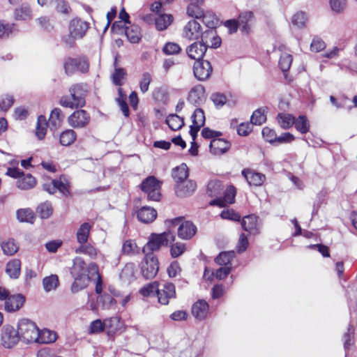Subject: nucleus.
Returning <instances> with one entry per match:
<instances>
[{"label": "nucleus", "mask_w": 357, "mask_h": 357, "mask_svg": "<svg viewBox=\"0 0 357 357\" xmlns=\"http://www.w3.org/2000/svg\"><path fill=\"white\" fill-rule=\"evenodd\" d=\"M70 274L73 279L70 285V291L73 294L86 289L92 280V275L89 273V264L87 265L84 259L80 257H76L73 259Z\"/></svg>", "instance_id": "obj_1"}, {"label": "nucleus", "mask_w": 357, "mask_h": 357, "mask_svg": "<svg viewBox=\"0 0 357 357\" xmlns=\"http://www.w3.org/2000/svg\"><path fill=\"white\" fill-rule=\"evenodd\" d=\"M68 93L60 98L59 104L71 109L83 108L86 105L89 93L88 85L83 82L74 83L69 86Z\"/></svg>", "instance_id": "obj_2"}, {"label": "nucleus", "mask_w": 357, "mask_h": 357, "mask_svg": "<svg viewBox=\"0 0 357 357\" xmlns=\"http://www.w3.org/2000/svg\"><path fill=\"white\" fill-rule=\"evenodd\" d=\"M63 67L67 76H72L75 73L86 74L89 71V59L85 54H80L76 57L68 56L63 60Z\"/></svg>", "instance_id": "obj_3"}, {"label": "nucleus", "mask_w": 357, "mask_h": 357, "mask_svg": "<svg viewBox=\"0 0 357 357\" xmlns=\"http://www.w3.org/2000/svg\"><path fill=\"white\" fill-rule=\"evenodd\" d=\"M175 236L170 231L161 234L152 233L149 236L147 243L142 248L143 254H150L158 251L162 246H167L169 243L174 242Z\"/></svg>", "instance_id": "obj_4"}, {"label": "nucleus", "mask_w": 357, "mask_h": 357, "mask_svg": "<svg viewBox=\"0 0 357 357\" xmlns=\"http://www.w3.org/2000/svg\"><path fill=\"white\" fill-rule=\"evenodd\" d=\"M162 184L155 176H149L142 181L139 188L149 201L159 202L162 197Z\"/></svg>", "instance_id": "obj_5"}, {"label": "nucleus", "mask_w": 357, "mask_h": 357, "mask_svg": "<svg viewBox=\"0 0 357 357\" xmlns=\"http://www.w3.org/2000/svg\"><path fill=\"white\" fill-rule=\"evenodd\" d=\"M144 257L140 263V272L146 280L154 278L159 271V261L154 253L144 254Z\"/></svg>", "instance_id": "obj_6"}, {"label": "nucleus", "mask_w": 357, "mask_h": 357, "mask_svg": "<svg viewBox=\"0 0 357 357\" xmlns=\"http://www.w3.org/2000/svg\"><path fill=\"white\" fill-rule=\"evenodd\" d=\"M17 330L20 338L26 343L35 342L38 337L39 328L33 321L28 319L20 320Z\"/></svg>", "instance_id": "obj_7"}, {"label": "nucleus", "mask_w": 357, "mask_h": 357, "mask_svg": "<svg viewBox=\"0 0 357 357\" xmlns=\"http://www.w3.org/2000/svg\"><path fill=\"white\" fill-rule=\"evenodd\" d=\"M183 217H177L172 220V223L174 225H178V226L177 234L178 236L183 240H190L195 236L197 228L196 225L190 220H183Z\"/></svg>", "instance_id": "obj_8"}, {"label": "nucleus", "mask_w": 357, "mask_h": 357, "mask_svg": "<svg viewBox=\"0 0 357 357\" xmlns=\"http://www.w3.org/2000/svg\"><path fill=\"white\" fill-rule=\"evenodd\" d=\"M89 112L82 108L75 109L68 117L67 121L73 128H84L87 127L91 122Z\"/></svg>", "instance_id": "obj_9"}, {"label": "nucleus", "mask_w": 357, "mask_h": 357, "mask_svg": "<svg viewBox=\"0 0 357 357\" xmlns=\"http://www.w3.org/2000/svg\"><path fill=\"white\" fill-rule=\"evenodd\" d=\"M20 338L18 330L10 325H6L2 329L1 344L5 348H13Z\"/></svg>", "instance_id": "obj_10"}, {"label": "nucleus", "mask_w": 357, "mask_h": 357, "mask_svg": "<svg viewBox=\"0 0 357 357\" xmlns=\"http://www.w3.org/2000/svg\"><path fill=\"white\" fill-rule=\"evenodd\" d=\"M89 28V22L78 17L72 19L68 26L69 33L77 39H82Z\"/></svg>", "instance_id": "obj_11"}, {"label": "nucleus", "mask_w": 357, "mask_h": 357, "mask_svg": "<svg viewBox=\"0 0 357 357\" xmlns=\"http://www.w3.org/2000/svg\"><path fill=\"white\" fill-rule=\"evenodd\" d=\"M183 36L189 40H197L200 37H206L204 32L202 31L200 24L195 20H190L183 27Z\"/></svg>", "instance_id": "obj_12"}, {"label": "nucleus", "mask_w": 357, "mask_h": 357, "mask_svg": "<svg viewBox=\"0 0 357 357\" xmlns=\"http://www.w3.org/2000/svg\"><path fill=\"white\" fill-rule=\"evenodd\" d=\"M236 195V187L232 184L229 185L223 192V197L213 199L209 202V205L225 207L227 204H231L235 202Z\"/></svg>", "instance_id": "obj_13"}, {"label": "nucleus", "mask_w": 357, "mask_h": 357, "mask_svg": "<svg viewBox=\"0 0 357 357\" xmlns=\"http://www.w3.org/2000/svg\"><path fill=\"white\" fill-rule=\"evenodd\" d=\"M213 72V68L209 61L200 60L195 62L193 65V73L196 79L199 81L208 79Z\"/></svg>", "instance_id": "obj_14"}, {"label": "nucleus", "mask_w": 357, "mask_h": 357, "mask_svg": "<svg viewBox=\"0 0 357 357\" xmlns=\"http://www.w3.org/2000/svg\"><path fill=\"white\" fill-rule=\"evenodd\" d=\"M158 301L160 304L167 305L169 300L175 298L176 296V287L172 282H166L162 289L158 288L156 294Z\"/></svg>", "instance_id": "obj_15"}, {"label": "nucleus", "mask_w": 357, "mask_h": 357, "mask_svg": "<svg viewBox=\"0 0 357 357\" xmlns=\"http://www.w3.org/2000/svg\"><path fill=\"white\" fill-rule=\"evenodd\" d=\"M258 219V216L255 214H250L243 217L240 221L243 229L248 232L250 235L259 234L260 233V227Z\"/></svg>", "instance_id": "obj_16"}, {"label": "nucleus", "mask_w": 357, "mask_h": 357, "mask_svg": "<svg viewBox=\"0 0 357 357\" xmlns=\"http://www.w3.org/2000/svg\"><path fill=\"white\" fill-rule=\"evenodd\" d=\"M197 188V183L191 179L185 180L181 183L175 184L174 190L177 197H187L194 193Z\"/></svg>", "instance_id": "obj_17"}, {"label": "nucleus", "mask_w": 357, "mask_h": 357, "mask_svg": "<svg viewBox=\"0 0 357 357\" xmlns=\"http://www.w3.org/2000/svg\"><path fill=\"white\" fill-rule=\"evenodd\" d=\"M231 146L229 141L218 137L211 140L209 148L211 153L220 155L227 153Z\"/></svg>", "instance_id": "obj_18"}, {"label": "nucleus", "mask_w": 357, "mask_h": 357, "mask_svg": "<svg viewBox=\"0 0 357 357\" xmlns=\"http://www.w3.org/2000/svg\"><path fill=\"white\" fill-rule=\"evenodd\" d=\"M208 49V45H206L203 42H195L189 45L186 49V52L188 56L194 60L200 61L203 60L206 50Z\"/></svg>", "instance_id": "obj_19"}, {"label": "nucleus", "mask_w": 357, "mask_h": 357, "mask_svg": "<svg viewBox=\"0 0 357 357\" xmlns=\"http://www.w3.org/2000/svg\"><path fill=\"white\" fill-rule=\"evenodd\" d=\"M242 176H243L250 185L253 186H261L266 180L264 174L256 172L250 169H244L241 172Z\"/></svg>", "instance_id": "obj_20"}, {"label": "nucleus", "mask_w": 357, "mask_h": 357, "mask_svg": "<svg viewBox=\"0 0 357 357\" xmlns=\"http://www.w3.org/2000/svg\"><path fill=\"white\" fill-rule=\"evenodd\" d=\"M255 21V15L252 11L241 13L237 22L242 33L248 34L251 30V26Z\"/></svg>", "instance_id": "obj_21"}, {"label": "nucleus", "mask_w": 357, "mask_h": 357, "mask_svg": "<svg viewBox=\"0 0 357 357\" xmlns=\"http://www.w3.org/2000/svg\"><path fill=\"white\" fill-rule=\"evenodd\" d=\"M191 312L195 319L204 320L208 314L209 305L206 301L199 299L192 305Z\"/></svg>", "instance_id": "obj_22"}, {"label": "nucleus", "mask_w": 357, "mask_h": 357, "mask_svg": "<svg viewBox=\"0 0 357 357\" xmlns=\"http://www.w3.org/2000/svg\"><path fill=\"white\" fill-rule=\"evenodd\" d=\"M157 211L150 206H142L137 211V217L139 221L144 223H151L157 218Z\"/></svg>", "instance_id": "obj_23"}, {"label": "nucleus", "mask_w": 357, "mask_h": 357, "mask_svg": "<svg viewBox=\"0 0 357 357\" xmlns=\"http://www.w3.org/2000/svg\"><path fill=\"white\" fill-rule=\"evenodd\" d=\"M188 3L186 13L189 17L199 19L203 15L202 6L204 0H184Z\"/></svg>", "instance_id": "obj_24"}, {"label": "nucleus", "mask_w": 357, "mask_h": 357, "mask_svg": "<svg viewBox=\"0 0 357 357\" xmlns=\"http://www.w3.org/2000/svg\"><path fill=\"white\" fill-rule=\"evenodd\" d=\"M204 95V86L202 84H197L190 90L187 99L190 102L197 106L202 101Z\"/></svg>", "instance_id": "obj_25"}, {"label": "nucleus", "mask_w": 357, "mask_h": 357, "mask_svg": "<svg viewBox=\"0 0 357 357\" xmlns=\"http://www.w3.org/2000/svg\"><path fill=\"white\" fill-rule=\"evenodd\" d=\"M200 18L202 19V22L209 29L208 31H206L204 32V34L206 36L208 34H213L214 33V29L216 28L219 22L216 15L211 11L204 12L203 10V15L200 16Z\"/></svg>", "instance_id": "obj_26"}, {"label": "nucleus", "mask_w": 357, "mask_h": 357, "mask_svg": "<svg viewBox=\"0 0 357 357\" xmlns=\"http://www.w3.org/2000/svg\"><path fill=\"white\" fill-rule=\"evenodd\" d=\"M25 301L24 297L21 294L10 296L5 301V310L12 312L18 310Z\"/></svg>", "instance_id": "obj_27"}, {"label": "nucleus", "mask_w": 357, "mask_h": 357, "mask_svg": "<svg viewBox=\"0 0 357 357\" xmlns=\"http://www.w3.org/2000/svg\"><path fill=\"white\" fill-rule=\"evenodd\" d=\"M64 119V114L63 111L59 108H54L50 114L48 123L50 130H56L59 128Z\"/></svg>", "instance_id": "obj_28"}, {"label": "nucleus", "mask_w": 357, "mask_h": 357, "mask_svg": "<svg viewBox=\"0 0 357 357\" xmlns=\"http://www.w3.org/2000/svg\"><path fill=\"white\" fill-rule=\"evenodd\" d=\"M89 273L92 275V278L96 277L95 291L99 296L101 295L103 289V282L99 271V267L96 263L91 262L89 264Z\"/></svg>", "instance_id": "obj_29"}, {"label": "nucleus", "mask_w": 357, "mask_h": 357, "mask_svg": "<svg viewBox=\"0 0 357 357\" xmlns=\"http://www.w3.org/2000/svg\"><path fill=\"white\" fill-rule=\"evenodd\" d=\"M189 176V169L185 163H182L172 170V177L175 184L187 180Z\"/></svg>", "instance_id": "obj_30"}, {"label": "nucleus", "mask_w": 357, "mask_h": 357, "mask_svg": "<svg viewBox=\"0 0 357 357\" xmlns=\"http://www.w3.org/2000/svg\"><path fill=\"white\" fill-rule=\"evenodd\" d=\"M37 184L36 178L31 174H24L16 181L17 188L28 190L33 188Z\"/></svg>", "instance_id": "obj_31"}, {"label": "nucleus", "mask_w": 357, "mask_h": 357, "mask_svg": "<svg viewBox=\"0 0 357 357\" xmlns=\"http://www.w3.org/2000/svg\"><path fill=\"white\" fill-rule=\"evenodd\" d=\"M125 34L131 43H139L142 38L141 28L136 24H130L125 28Z\"/></svg>", "instance_id": "obj_32"}, {"label": "nucleus", "mask_w": 357, "mask_h": 357, "mask_svg": "<svg viewBox=\"0 0 357 357\" xmlns=\"http://www.w3.org/2000/svg\"><path fill=\"white\" fill-rule=\"evenodd\" d=\"M275 119L279 126L284 130L289 129L295 123V116L289 113L280 112Z\"/></svg>", "instance_id": "obj_33"}, {"label": "nucleus", "mask_w": 357, "mask_h": 357, "mask_svg": "<svg viewBox=\"0 0 357 357\" xmlns=\"http://www.w3.org/2000/svg\"><path fill=\"white\" fill-rule=\"evenodd\" d=\"M38 337L35 342L39 344H50L54 342L57 339V334L53 331L44 328L41 331L38 330Z\"/></svg>", "instance_id": "obj_34"}, {"label": "nucleus", "mask_w": 357, "mask_h": 357, "mask_svg": "<svg viewBox=\"0 0 357 357\" xmlns=\"http://www.w3.org/2000/svg\"><path fill=\"white\" fill-rule=\"evenodd\" d=\"M77 133L73 129H66L59 135V144L63 146L72 145L77 139Z\"/></svg>", "instance_id": "obj_35"}, {"label": "nucleus", "mask_w": 357, "mask_h": 357, "mask_svg": "<svg viewBox=\"0 0 357 357\" xmlns=\"http://www.w3.org/2000/svg\"><path fill=\"white\" fill-rule=\"evenodd\" d=\"M224 186L218 180L210 181L206 187V193L211 197L219 198L223 191Z\"/></svg>", "instance_id": "obj_36"}, {"label": "nucleus", "mask_w": 357, "mask_h": 357, "mask_svg": "<svg viewBox=\"0 0 357 357\" xmlns=\"http://www.w3.org/2000/svg\"><path fill=\"white\" fill-rule=\"evenodd\" d=\"M6 273L13 279L19 278L21 273V261L18 259H13L6 264Z\"/></svg>", "instance_id": "obj_37"}, {"label": "nucleus", "mask_w": 357, "mask_h": 357, "mask_svg": "<svg viewBox=\"0 0 357 357\" xmlns=\"http://www.w3.org/2000/svg\"><path fill=\"white\" fill-rule=\"evenodd\" d=\"M91 229V226L88 222H84L79 226L76 232V239L79 245L87 243Z\"/></svg>", "instance_id": "obj_38"}, {"label": "nucleus", "mask_w": 357, "mask_h": 357, "mask_svg": "<svg viewBox=\"0 0 357 357\" xmlns=\"http://www.w3.org/2000/svg\"><path fill=\"white\" fill-rule=\"evenodd\" d=\"M165 122L169 128L174 131L180 130L185 125L184 119L176 114H169L166 118Z\"/></svg>", "instance_id": "obj_39"}, {"label": "nucleus", "mask_w": 357, "mask_h": 357, "mask_svg": "<svg viewBox=\"0 0 357 357\" xmlns=\"http://www.w3.org/2000/svg\"><path fill=\"white\" fill-rule=\"evenodd\" d=\"M49 123L45 116L40 115L37 119L36 135L38 139L42 140L45 138L47 133V128Z\"/></svg>", "instance_id": "obj_40"}, {"label": "nucleus", "mask_w": 357, "mask_h": 357, "mask_svg": "<svg viewBox=\"0 0 357 357\" xmlns=\"http://www.w3.org/2000/svg\"><path fill=\"white\" fill-rule=\"evenodd\" d=\"M294 125L296 130L301 134H306L310 131V121L305 115H299L297 118L295 117Z\"/></svg>", "instance_id": "obj_41"}, {"label": "nucleus", "mask_w": 357, "mask_h": 357, "mask_svg": "<svg viewBox=\"0 0 357 357\" xmlns=\"http://www.w3.org/2000/svg\"><path fill=\"white\" fill-rule=\"evenodd\" d=\"M17 218L20 222L33 224L36 219V215L31 208H21L16 212Z\"/></svg>", "instance_id": "obj_42"}, {"label": "nucleus", "mask_w": 357, "mask_h": 357, "mask_svg": "<svg viewBox=\"0 0 357 357\" xmlns=\"http://www.w3.org/2000/svg\"><path fill=\"white\" fill-rule=\"evenodd\" d=\"M36 213L42 219H47L50 218L53 213L52 203L49 201L40 203L36 208Z\"/></svg>", "instance_id": "obj_43"}, {"label": "nucleus", "mask_w": 357, "mask_h": 357, "mask_svg": "<svg viewBox=\"0 0 357 357\" xmlns=\"http://www.w3.org/2000/svg\"><path fill=\"white\" fill-rule=\"evenodd\" d=\"M173 17L172 15L160 14L155 19V28L158 31L165 30L172 22Z\"/></svg>", "instance_id": "obj_44"}, {"label": "nucleus", "mask_w": 357, "mask_h": 357, "mask_svg": "<svg viewBox=\"0 0 357 357\" xmlns=\"http://www.w3.org/2000/svg\"><path fill=\"white\" fill-rule=\"evenodd\" d=\"M105 328L108 334H114L121 328V320L118 317H112L104 320Z\"/></svg>", "instance_id": "obj_45"}, {"label": "nucleus", "mask_w": 357, "mask_h": 357, "mask_svg": "<svg viewBox=\"0 0 357 357\" xmlns=\"http://www.w3.org/2000/svg\"><path fill=\"white\" fill-rule=\"evenodd\" d=\"M122 252L126 255L133 256L139 252V249L135 241L128 239L123 243Z\"/></svg>", "instance_id": "obj_46"}, {"label": "nucleus", "mask_w": 357, "mask_h": 357, "mask_svg": "<svg viewBox=\"0 0 357 357\" xmlns=\"http://www.w3.org/2000/svg\"><path fill=\"white\" fill-rule=\"evenodd\" d=\"M32 15V10L29 6L23 4L20 7L15 8L14 12L15 19L17 20H25L30 18Z\"/></svg>", "instance_id": "obj_47"}, {"label": "nucleus", "mask_w": 357, "mask_h": 357, "mask_svg": "<svg viewBox=\"0 0 357 357\" xmlns=\"http://www.w3.org/2000/svg\"><path fill=\"white\" fill-rule=\"evenodd\" d=\"M75 253L86 255L91 259H95L98 254L96 248L91 244L87 243L80 244L79 246L75 249Z\"/></svg>", "instance_id": "obj_48"}, {"label": "nucleus", "mask_w": 357, "mask_h": 357, "mask_svg": "<svg viewBox=\"0 0 357 357\" xmlns=\"http://www.w3.org/2000/svg\"><path fill=\"white\" fill-rule=\"evenodd\" d=\"M234 257V252H222L215 259V261L220 266H231V262Z\"/></svg>", "instance_id": "obj_49"}, {"label": "nucleus", "mask_w": 357, "mask_h": 357, "mask_svg": "<svg viewBox=\"0 0 357 357\" xmlns=\"http://www.w3.org/2000/svg\"><path fill=\"white\" fill-rule=\"evenodd\" d=\"M159 284V282L158 281L150 282L142 287L139 292L144 297L156 295Z\"/></svg>", "instance_id": "obj_50"}, {"label": "nucleus", "mask_w": 357, "mask_h": 357, "mask_svg": "<svg viewBox=\"0 0 357 357\" xmlns=\"http://www.w3.org/2000/svg\"><path fill=\"white\" fill-rule=\"evenodd\" d=\"M59 284V280L56 275H51L44 278L43 280V288L47 292L55 289Z\"/></svg>", "instance_id": "obj_51"}, {"label": "nucleus", "mask_w": 357, "mask_h": 357, "mask_svg": "<svg viewBox=\"0 0 357 357\" xmlns=\"http://www.w3.org/2000/svg\"><path fill=\"white\" fill-rule=\"evenodd\" d=\"M127 72L123 68H116L112 75V80L114 85L121 86L123 84V80L126 79Z\"/></svg>", "instance_id": "obj_52"}, {"label": "nucleus", "mask_w": 357, "mask_h": 357, "mask_svg": "<svg viewBox=\"0 0 357 357\" xmlns=\"http://www.w3.org/2000/svg\"><path fill=\"white\" fill-rule=\"evenodd\" d=\"M252 125L261 126L266 121V114L264 109L259 108L253 112L250 117Z\"/></svg>", "instance_id": "obj_53"}, {"label": "nucleus", "mask_w": 357, "mask_h": 357, "mask_svg": "<svg viewBox=\"0 0 357 357\" xmlns=\"http://www.w3.org/2000/svg\"><path fill=\"white\" fill-rule=\"evenodd\" d=\"M99 302L103 309H110L116 305V301L107 293H103L99 296Z\"/></svg>", "instance_id": "obj_54"}, {"label": "nucleus", "mask_w": 357, "mask_h": 357, "mask_svg": "<svg viewBox=\"0 0 357 357\" xmlns=\"http://www.w3.org/2000/svg\"><path fill=\"white\" fill-rule=\"evenodd\" d=\"M192 124L203 127L205 124V114L202 109L197 108L191 116Z\"/></svg>", "instance_id": "obj_55"}, {"label": "nucleus", "mask_w": 357, "mask_h": 357, "mask_svg": "<svg viewBox=\"0 0 357 357\" xmlns=\"http://www.w3.org/2000/svg\"><path fill=\"white\" fill-rule=\"evenodd\" d=\"M1 248L4 254L7 255H13L17 252L19 246L15 243V240L11 238L3 242L1 245Z\"/></svg>", "instance_id": "obj_56"}, {"label": "nucleus", "mask_w": 357, "mask_h": 357, "mask_svg": "<svg viewBox=\"0 0 357 357\" xmlns=\"http://www.w3.org/2000/svg\"><path fill=\"white\" fill-rule=\"evenodd\" d=\"M152 75L149 72H144L142 75L141 79L139 83L140 91L145 93L149 91V85L152 82Z\"/></svg>", "instance_id": "obj_57"}, {"label": "nucleus", "mask_w": 357, "mask_h": 357, "mask_svg": "<svg viewBox=\"0 0 357 357\" xmlns=\"http://www.w3.org/2000/svg\"><path fill=\"white\" fill-rule=\"evenodd\" d=\"M307 22V15L303 11H300L295 13L291 18V23L293 24V25L298 28L305 27Z\"/></svg>", "instance_id": "obj_58"}, {"label": "nucleus", "mask_w": 357, "mask_h": 357, "mask_svg": "<svg viewBox=\"0 0 357 357\" xmlns=\"http://www.w3.org/2000/svg\"><path fill=\"white\" fill-rule=\"evenodd\" d=\"M220 217L222 219L234 222H240L241 220V215L233 208H227L223 210L220 213Z\"/></svg>", "instance_id": "obj_59"}, {"label": "nucleus", "mask_w": 357, "mask_h": 357, "mask_svg": "<svg viewBox=\"0 0 357 357\" xmlns=\"http://www.w3.org/2000/svg\"><path fill=\"white\" fill-rule=\"evenodd\" d=\"M15 31L14 24L3 23L0 20V38L9 37Z\"/></svg>", "instance_id": "obj_60"}, {"label": "nucleus", "mask_w": 357, "mask_h": 357, "mask_svg": "<svg viewBox=\"0 0 357 357\" xmlns=\"http://www.w3.org/2000/svg\"><path fill=\"white\" fill-rule=\"evenodd\" d=\"M261 134L263 138L266 142L273 145V144H275L277 134L274 129L266 126L262 129Z\"/></svg>", "instance_id": "obj_61"}, {"label": "nucleus", "mask_w": 357, "mask_h": 357, "mask_svg": "<svg viewBox=\"0 0 357 357\" xmlns=\"http://www.w3.org/2000/svg\"><path fill=\"white\" fill-rule=\"evenodd\" d=\"M293 58L291 54H284L279 59V66L280 69L284 72H287L292 63Z\"/></svg>", "instance_id": "obj_62"}, {"label": "nucleus", "mask_w": 357, "mask_h": 357, "mask_svg": "<svg viewBox=\"0 0 357 357\" xmlns=\"http://www.w3.org/2000/svg\"><path fill=\"white\" fill-rule=\"evenodd\" d=\"M13 103L14 98L12 95L5 94L0 97V109L1 111L8 110Z\"/></svg>", "instance_id": "obj_63"}, {"label": "nucleus", "mask_w": 357, "mask_h": 357, "mask_svg": "<svg viewBox=\"0 0 357 357\" xmlns=\"http://www.w3.org/2000/svg\"><path fill=\"white\" fill-rule=\"evenodd\" d=\"M181 51V47L179 46L178 44H177L176 43H171V42L167 43L162 48V52L166 55L177 54L180 53Z\"/></svg>", "instance_id": "obj_64"}]
</instances>
